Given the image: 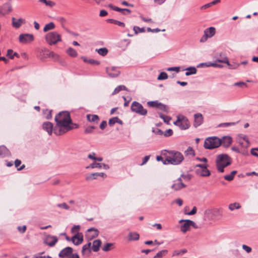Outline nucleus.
<instances>
[{
    "mask_svg": "<svg viewBox=\"0 0 258 258\" xmlns=\"http://www.w3.org/2000/svg\"><path fill=\"white\" fill-rule=\"evenodd\" d=\"M69 256H67L66 258H80L79 255L77 253H73V252L71 254H69Z\"/></svg>",
    "mask_w": 258,
    "mask_h": 258,
    "instance_id": "64",
    "label": "nucleus"
},
{
    "mask_svg": "<svg viewBox=\"0 0 258 258\" xmlns=\"http://www.w3.org/2000/svg\"><path fill=\"white\" fill-rule=\"evenodd\" d=\"M73 252V249L71 247H66L62 249L58 254V256L60 258H66L69 254H71Z\"/></svg>",
    "mask_w": 258,
    "mask_h": 258,
    "instance_id": "17",
    "label": "nucleus"
},
{
    "mask_svg": "<svg viewBox=\"0 0 258 258\" xmlns=\"http://www.w3.org/2000/svg\"><path fill=\"white\" fill-rule=\"evenodd\" d=\"M157 108H159V109L164 111H167V107L166 105L163 104L160 102H159V104L158 105Z\"/></svg>",
    "mask_w": 258,
    "mask_h": 258,
    "instance_id": "53",
    "label": "nucleus"
},
{
    "mask_svg": "<svg viewBox=\"0 0 258 258\" xmlns=\"http://www.w3.org/2000/svg\"><path fill=\"white\" fill-rule=\"evenodd\" d=\"M106 72L108 75L112 78L116 77L119 75V71L116 70L114 68H112L110 69L107 68Z\"/></svg>",
    "mask_w": 258,
    "mask_h": 258,
    "instance_id": "23",
    "label": "nucleus"
},
{
    "mask_svg": "<svg viewBox=\"0 0 258 258\" xmlns=\"http://www.w3.org/2000/svg\"><path fill=\"white\" fill-rule=\"evenodd\" d=\"M72 242L76 245L81 244L83 241V236L81 233H77L71 238Z\"/></svg>",
    "mask_w": 258,
    "mask_h": 258,
    "instance_id": "16",
    "label": "nucleus"
},
{
    "mask_svg": "<svg viewBox=\"0 0 258 258\" xmlns=\"http://www.w3.org/2000/svg\"><path fill=\"white\" fill-rule=\"evenodd\" d=\"M95 128V127L93 126H89L87 127L85 130V133L86 134H89L93 132V130Z\"/></svg>",
    "mask_w": 258,
    "mask_h": 258,
    "instance_id": "61",
    "label": "nucleus"
},
{
    "mask_svg": "<svg viewBox=\"0 0 258 258\" xmlns=\"http://www.w3.org/2000/svg\"><path fill=\"white\" fill-rule=\"evenodd\" d=\"M168 78V75L165 72H161L158 76L157 79L158 80H165Z\"/></svg>",
    "mask_w": 258,
    "mask_h": 258,
    "instance_id": "47",
    "label": "nucleus"
},
{
    "mask_svg": "<svg viewBox=\"0 0 258 258\" xmlns=\"http://www.w3.org/2000/svg\"><path fill=\"white\" fill-rule=\"evenodd\" d=\"M213 212L216 215L219 216L222 215V210L221 208L213 209Z\"/></svg>",
    "mask_w": 258,
    "mask_h": 258,
    "instance_id": "55",
    "label": "nucleus"
},
{
    "mask_svg": "<svg viewBox=\"0 0 258 258\" xmlns=\"http://www.w3.org/2000/svg\"><path fill=\"white\" fill-rule=\"evenodd\" d=\"M215 28L213 27L205 29L204 31V35L201 38L200 42H204L206 41L208 38L213 37L215 35Z\"/></svg>",
    "mask_w": 258,
    "mask_h": 258,
    "instance_id": "9",
    "label": "nucleus"
},
{
    "mask_svg": "<svg viewBox=\"0 0 258 258\" xmlns=\"http://www.w3.org/2000/svg\"><path fill=\"white\" fill-rule=\"evenodd\" d=\"M196 174L202 177H208L211 175L210 171L208 169V167L206 168L197 169L196 170Z\"/></svg>",
    "mask_w": 258,
    "mask_h": 258,
    "instance_id": "18",
    "label": "nucleus"
},
{
    "mask_svg": "<svg viewBox=\"0 0 258 258\" xmlns=\"http://www.w3.org/2000/svg\"><path fill=\"white\" fill-rule=\"evenodd\" d=\"M26 226L24 225L23 226H18L17 229L21 233H24L26 230Z\"/></svg>",
    "mask_w": 258,
    "mask_h": 258,
    "instance_id": "62",
    "label": "nucleus"
},
{
    "mask_svg": "<svg viewBox=\"0 0 258 258\" xmlns=\"http://www.w3.org/2000/svg\"><path fill=\"white\" fill-rule=\"evenodd\" d=\"M171 156L167 157L163 162L164 164H179L183 160V155L179 152L171 151L169 152Z\"/></svg>",
    "mask_w": 258,
    "mask_h": 258,
    "instance_id": "4",
    "label": "nucleus"
},
{
    "mask_svg": "<svg viewBox=\"0 0 258 258\" xmlns=\"http://www.w3.org/2000/svg\"><path fill=\"white\" fill-rule=\"evenodd\" d=\"M195 121L194 125L195 127L200 126L203 122V117L201 113H197L194 115Z\"/></svg>",
    "mask_w": 258,
    "mask_h": 258,
    "instance_id": "20",
    "label": "nucleus"
},
{
    "mask_svg": "<svg viewBox=\"0 0 258 258\" xmlns=\"http://www.w3.org/2000/svg\"><path fill=\"white\" fill-rule=\"evenodd\" d=\"M101 244V241L99 239L95 240L93 242V245L92 247V250L94 252H97L99 250L100 245Z\"/></svg>",
    "mask_w": 258,
    "mask_h": 258,
    "instance_id": "27",
    "label": "nucleus"
},
{
    "mask_svg": "<svg viewBox=\"0 0 258 258\" xmlns=\"http://www.w3.org/2000/svg\"><path fill=\"white\" fill-rule=\"evenodd\" d=\"M159 102L158 101H148L147 102V104L149 106L152 107H156L157 108L158 105H159Z\"/></svg>",
    "mask_w": 258,
    "mask_h": 258,
    "instance_id": "49",
    "label": "nucleus"
},
{
    "mask_svg": "<svg viewBox=\"0 0 258 258\" xmlns=\"http://www.w3.org/2000/svg\"><path fill=\"white\" fill-rule=\"evenodd\" d=\"M96 50L102 56H105L108 53V49L105 47L97 49Z\"/></svg>",
    "mask_w": 258,
    "mask_h": 258,
    "instance_id": "41",
    "label": "nucleus"
},
{
    "mask_svg": "<svg viewBox=\"0 0 258 258\" xmlns=\"http://www.w3.org/2000/svg\"><path fill=\"white\" fill-rule=\"evenodd\" d=\"M57 206L59 208H61L66 210H69L70 209V207L66 203L58 204L57 205Z\"/></svg>",
    "mask_w": 258,
    "mask_h": 258,
    "instance_id": "54",
    "label": "nucleus"
},
{
    "mask_svg": "<svg viewBox=\"0 0 258 258\" xmlns=\"http://www.w3.org/2000/svg\"><path fill=\"white\" fill-rule=\"evenodd\" d=\"M87 119L91 122H97L99 120V118L97 115H92V114H88L87 116Z\"/></svg>",
    "mask_w": 258,
    "mask_h": 258,
    "instance_id": "33",
    "label": "nucleus"
},
{
    "mask_svg": "<svg viewBox=\"0 0 258 258\" xmlns=\"http://www.w3.org/2000/svg\"><path fill=\"white\" fill-rule=\"evenodd\" d=\"M99 231L95 228L88 229L85 234V237L88 240H91L99 235Z\"/></svg>",
    "mask_w": 258,
    "mask_h": 258,
    "instance_id": "10",
    "label": "nucleus"
},
{
    "mask_svg": "<svg viewBox=\"0 0 258 258\" xmlns=\"http://www.w3.org/2000/svg\"><path fill=\"white\" fill-rule=\"evenodd\" d=\"M110 7L114 11L121 12L123 15H126V13L127 14H130L131 13V11L128 9H121L117 7L112 6L111 5H110Z\"/></svg>",
    "mask_w": 258,
    "mask_h": 258,
    "instance_id": "24",
    "label": "nucleus"
},
{
    "mask_svg": "<svg viewBox=\"0 0 258 258\" xmlns=\"http://www.w3.org/2000/svg\"><path fill=\"white\" fill-rule=\"evenodd\" d=\"M217 61L225 63L227 64V65L229 67L230 69H236L239 66V64H238V63H234L233 64H231L229 63L228 59L226 57H224L222 59H218L217 60Z\"/></svg>",
    "mask_w": 258,
    "mask_h": 258,
    "instance_id": "22",
    "label": "nucleus"
},
{
    "mask_svg": "<svg viewBox=\"0 0 258 258\" xmlns=\"http://www.w3.org/2000/svg\"><path fill=\"white\" fill-rule=\"evenodd\" d=\"M250 153L252 155L258 157V148L251 149Z\"/></svg>",
    "mask_w": 258,
    "mask_h": 258,
    "instance_id": "59",
    "label": "nucleus"
},
{
    "mask_svg": "<svg viewBox=\"0 0 258 258\" xmlns=\"http://www.w3.org/2000/svg\"><path fill=\"white\" fill-rule=\"evenodd\" d=\"M12 25L13 27L15 28H19L22 25V23H25V20L20 18L19 19H16L15 18L13 17L12 19Z\"/></svg>",
    "mask_w": 258,
    "mask_h": 258,
    "instance_id": "21",
    "label": "nucleus"
},
{
    "mask_svg": "<svg viewBox=\"0 0 258 258\" xmlns=\"http://www.w3.org/2000/svg\"><path fill=\"white\" fill-rule=\"evenodd\" d=\"M236 124L235 122H225V123H220L218 126L219 127H228L230 125H234Z\"/></svg>",
    "mask_w": 258,
    "mask_h": 258,
    "instance_id": "52",
    "label": "nucleus"
},
{
    "mask_svg": "<svg viewBox=\"0 0 258 258\" xmlns=\"http://www.w3.org/2000/svg\"><path fill=\"white\" fill-rule=\"evenodd\" d=\"M102 168V164L94 162V163H92V164H91L89 166L86 167V168Z\"/></svg>",
    "mask_w": 258,
    "mask_h": 258,
    "instance_id": "45",
    "label": "nucleus"
},
{
    "mask_svg": "<svg viewBox=\"0 0 258 258\" xmlns=\"http://www.w3.org/2000/svg\"><path fill=\"white\" fill-rule=\"evenodd\" d=\"M221 144L220 138L217 137H211L205 140L204 147L208 149H213L219 147Z\"/></svg>",
    "mask_w": 258,
    "mask_h": 258,
    "instance_id": "5",
    "label": "nucleus"
},
{
    "mask_svg": "<svg viewBox=\"0 0 258 258\" xmlns=\"http://www.w3.org/2000/svg\"><path fill=\"white\" fill-rule=\"evenodd\" d=\"M54 127L53 124L49 121L44 122L42 124V128L47 132L49 135H51L54 133Z\"/></svg>",
    "mask_w": 258,
    "mask_h": 258,
    "instance_id": "15",
    "label": "nucleus"
},
{
    "mask_svg": "<svg viewBox=\"0 0 258 258\" xmlns=\"http://www.w3.org/2000/svg\"><path fill=\"white\" fill-rule=\"evenodd\" d=\"M215 163L218 171L223 173L224 168L231 164L232 159L226 154H219L216 156Z\"/></svg>",
    "mask_w": 258,
    "mask_h": 258,
    "instance_id": "3",
    "label": "nucleus"
},
{
    "mask_svg": "<svg viewBox=\"0 0 258 258\" xmlns=\"http://www.w3.org/2000/svg\"><path fill=\"white\" fill-rule=\"evenodd\" d=\"M67 53L70 56L74 57H76L78 55L76 50L72 47H70L67 50Z\"/></svg>",
    "mask_w": 258,
    "mask_h": 258,
    "instance_id": "37",
    "label": "nucleus"
},
{
    "mask_svg": "<svg viewBox=\"0 0 258 258\" xmlns=\"http://www.w3.org/2000/svg\"><path fill=\"white\" fill-rule=\"evenodd\" d=\"M159 116L160 118L163 119L164 121L167 123H169L170 120H171V118L168 116L164 115L162 113L159 114Z\"/></svg>",
    "mask_w": 258,
    "mask_h": 258,
    "instance_id": "48",
    "label": "nucleus"
},
{
    "mask_svg": "<svg viewBox=\"0 0 258 258\" xmlns=\"http://www.w3.org/2000/svg\"><path fill=\"white\" fill-rule=\"evenodd\" d=\"M185 153L187 155H191L192 156H195V151L193 150V149L190 147H189L187 148V149L185 151Z\"/></svg>",
    "mask_w": 258,
    "mask_h": 258,
    "instance_id": "51",
    "label": "nucleus"
},
{
    "mask_svg": "<svg viewBox=\"0 0 258 258\" xmlns=\"http://www.w3.org/2000/svg\"><path fill=\"white\" fill-rule=\"evenodd\" d=\"M91 245V243L88 242L87 244H85L83 246L82 249V253L83 255L86 254V253L87 252L89 253L91 252V250H90Z\"/></svg>",
    "mask_w": 258,
    "mask_h": 258,
    "instance_id": "31",
    "label": "nucleus"
},
{
    "mask_svg": "<svg viewBox=\"0 0 258 258\" xmlns=\"http://www.w3.org/2000/svg\"><path fill=\"white\" fill-rule=\"evenodd\" d=\"M80 226L79 225H75L72 227L71 231L72 233H79V230H80Z\"/></svg>",
    "mask_w": 258,
    "mask_h": 258,
    "instance_id": "57",
    "label": "nucleus"
},
{
    "mask_svg": "<svg viewBox=\"0 0 258 258\" xmlns=\"http://www.w3.org/2000/svg\"><path fill=\"white\" fill-rule=\"evenodd\" d=\"M168 253L167 250L164 249L159 251L153 258H162L164 256L166 255Z\"/></svg>",
    "mask_w": 258,
    "mask_h": 258,
    "instance_id": "39",
    "label": "nucleus"
},
{
    "mask_svg": "<svg viewBox=\"0 0 258 258\" xmlns=\"http://www.w3.org/2000/svg\"><path fill=\"white\" fill-rule=\"evenodd\" d=\"M139 238L140 235L137 232H130L128 234V240L130 241L138 240Z\"/></svg>",
    "mask_w": 258,
    "mask_h": 258,
    "instance_id": "28",
    "label": "nucleus"
},
{
    "mask_svg": "<svg viewBox=\"0 0 258 258\" xmlns=\"http://www.w3.org/2000/svg\"><path fill=\"white\" fill-rule=\"evenodd\" d=\"M237 173V171L236 170H233L231 171L229 174L224 175L223 177L226 180L231 181L233 180L234 177Z\"/></svg>",
    "mask_w": 258,
    "mask_h": 258,
    "instance_id": "29",
    "label": "nucleus"
},
{
    "mask_svg": "<svg viewBox=\"0 0 258 258\" xmlns=\"http://www.w3.org/2000/svg\"><path fill=\"white\" fill-rule=\"evenodd\" d=\"M185 186L186 185L183 183L181 177H179L174 181V183L172 185L171 188L174 190H178Z\"/></svg>",
    "mask_w": 258,
    "mask_h": 258,
    "instance_id": "14",
    "label": "nucleus"
},
{
    "mask_svg": "<svg viewBox=\"0 0 258 258\" xmlns=\"http://www.w3.org/2000/svg\"><path fill=\"white\" fill-rule=\"evenodd\" d=\"M54 120L56 125L54 127V134L56 136L62 135L79 126L72 122L70 114L67 111L60 112L55 116Z\"/></svg>",
    "mask_w": 258,
    "mask_h": 258,
    "instance_id": "1",
    "label": "nucleus"
},
{
    "mask_svg": "<svg viewBox=\"0 0 258 258\" xmlns=\"http://www.w3.org/2000/svg\"><path fill=\"white\" fill-rule=\"evenodd\" d=\"M98 173H92L86 177V180L87 181H90L94 179H96L98 177Z\"/></svg>",
    "mask_w": 258,
    "mask_h": 258,
    "instance_id": "42",
    "label": "nucleus"
},
{
    "mask_svg": "<svg viewBox=\"0 0 258 258\" xmlns=\"http://www.w3.org/2000/svg\"><path fill=\"white\" fill-rule=\"evenodd\" d=\"M55 28V25L53 22L46 24L43 28V31L46 32Z\"/></svg>",
    "mask_w": 258,
    "mask_h": 258,
    "instance_id": "35",
    "label": "nucleus"
},
{
    "mask_svg": "<svg viewBox=\"0 0 258 258\" xmlns=\"http://www.w3.org/2000/svg\"><path fill=\"white\" fill-rule=\"evenodd\" d=\"M173 135V131L171 129L167 130L164 133L165 137H170Z\"/></svg>",
    "mask_w": 258,
    "mask_h": 258,
    "instance_id": "60",
    "label": "nucleus"
},
{
    "mask_svg": "<svg viewBox=\"0 0 258 258\" xmlns=\"http://www.w3.org/2000/svg\"><path fill=\"white\" fill-rule=\"evenodd\" d=\"M187 71L185 73V75L188 76L191 75L196 74L197 73V69L195 67H190L186 69Z\"/></svg>",
    "mask_w": 258,
    "mask_h": 258,
    "instance_id": "34",
    "label": "nucleus"
},
{
    "mask_svg": "<svg viewBox=\"0 0 258 258\" xmlns=\"http://www.w3.org/2000/svg\"><path fill=\"white\" fill-rule=\"evenodd\" d=\"M39 2L45 5L50 8H53L56 5L55 3L50 0H39Z\"/></svg>",
    "mask_w": 258,
    "mask_h": 258,
    "instance_id": "32",
    "label": "nucleus"
},
{
    "mask_svg": "<svg viewBox=\"0 0 258 258\" xmlns=\"http://www.w3.org/2000/svg\"><path fill=\"white\" fill-rule=\"evenodd\" d=\"M174 124L178 126L182 130H187L190 127L188 119L182 115H179L177 116V119L174 122Z\"/></svg>",
    "mask_w": 258,
    "mask_h": 258,
    "instance_id": "7",
    "label": "nucleus"
},
{
    "mask_svg": "<svg viewBox=\"0 0 258 258\" xmlns=\"http://www.w3.org/2000/svg\"><path fill=\"white\" fill-rule=\"evenodd\" d=\"M42 52H43V53L44 55V56H43L44 58H47V57L54 58L55 56H57V55L56 54H55L54 52L50 51L46 49H45L44 50V51L42 50Z\"/></svg>",
    "mask_w": 258,
    "mask_h": 258,
    "instance_id": "26",
    "label": "nucleus"
},
{
    "mask_svg": "<svg viewBox=\"0 0 258 258\" xmlns=\"http://www.w3.org/2000/svg\"><path fill=\"white\" fill-rule=\"evenodd\" d=\"M221 142V145H222L224 147H228L232 142V139L231 137L229 136L223 137L222 139H220Z\"/></svg>",
    "mask_w": 258,
    "mask_h": 258,
    "instance_id": "19",
    "label": "nucleus"
},
{
    "mask_svg": "<svg viewBox=\"0 0 258 258\" xmlns=\"http://www.w3.org/2000/svg\"><path fill=\"white\" fill-rule=\"evenodd\" d=\"M19 41L22 43H27L34 40V36L31 34H22L19 36Z\"/></svg>",
    "mask_w": 258,
    "mask_h": 258,
    "instance_id": "12",
    "label": "nucleus"
},
{
    "mask_svg": "<svg viewBox=\"0 0 258 258\" xmlns=\"http://www.w3.org/2000/svg\"><path fill=\"white\" fill-rule=\"evenodd\" d=\"M56 20L61 25L63 29H66V26L67 24V21L65 18L63 17H57Z\"/></svg>",
    "mask_w": 258,
    "mask_h": 258,
    "instance_id": "30",
    "label": "nucleus"
},
{
    "mask_svg": "<svg viewBox=\"0 0 258 258\" xmlns=\"http://www.w3.org/2000/svg\"><path fill=\"white\" fill-rule=\"evenodd\" d=\"M112 245H113V243H107L102 247V250L104 251H109L112 249L111 246Z\"/></svg>",
    "mask_w": 258,
    "mask_h": 258,
    "instance_id": "46",
    "label": "nucleus"
},
{
    "mask_svg": "<svg viewBox=\"0 0 258 258\" xmlns=\"http://www.w3.org/2000/svg\"><path fill=\"white\" fill-rule=\"evenodd\" d=\"M237 141L241 148H239L236 146H232L231 150L237 153L241 154L244 156H247L248 152L247 150L250 145V142L248 137L243 134H239L237 137Z\"/></svg>",
    "mask_w": 258,
    "mask_h": 258,
    "instance_id": "2",
    "label": "nucleus"
},
{
    "mask_svg": "<svg viewBox=\"0 0 258 258\" xmlns=\"http://www.w3.org/2000/svg\"><path fill=\"white\" fill-rule=\"evenodd\" d=\"M117 117H114L109 119L108 124L110 126H112L116 123Z\"/></svg>",
    "mask_w": 258,
    "mask_h": 258,
    "instance_id": "56",
    "label": "nucleus"
},
{
    "mask_svg": "<svg viewBox=\"0 0 258 258\" xmlns=\"http://www.w3.org/2000/svg\"><path fill=\"white\" fill-rule=\"evenodd\" d=\"M10 155L9 150L4 146H0V157H5Z\"/></svg>",
    "mask_w": 258,
    "mask_h": 258,
    "instance_id": "25",
    "label": "nucleus"
},
{
    "mask_svg": "<svg viewBox=\"0 0 258 258\" xmlns=\"http://www.w3.org/2000/svg\"><path fill=\"white\" fill-rule=\"evenodd\" d=\"M52 110L45 109L43 111V115L47 119H50L52 118Z\"/></svg>",
    "mask_w": 258,
    "mask_h": 258,
    "instance_id": "38",
    "label": "nucleus"
},
{
    "mask_svg": "<svg viewBox=\"0 0 258 258\" xmlns=\"http://www.w3.org/2000/svg\"><path fill=\"white\" fill-rule=\"evenodd\" d=\"M241 208V206L238 203H234L229 205L228 208L230 211H233L235 209H239Z\"/></svg>",
    "mask_w": 258,
    "mask_h": 258,
    "instance_id": "36",
    "label": "nucleus"
},
{
    "mask_svg": "<svg viewBox=\"0 0 258 258\" xmlns=\"http://www.w3.org/2000/svg\"><path fill=\"white\" fill-rule=\"evenodd\" d=\"M45 39L47 43L50 45H54L61 41V35L57 32L52 31L47 33Z\"/></svg>",
    "mask_w": 258,
    "mask_h": 258,
    "instance_id": "6",
    "label": "nucleus"
},
{
    "mask_svg": "<svg viewBox=\"0 0 258 258\" xmlns=\"http://www.w3.org/2000/svg\"><path fill=\"white\" fill-rule=\"evenodd\" d=\"M152 132L156 135H162L163 134V131L159 128H155L152 130Z\"/></svg>",
    "mask_w": 258,
    "mask_h": 258,
    "instance_id": "63",
    "label": "nucleus"
},
{
    "mask_svg": "<svg viewBox=\"0 0 258 258\" xmlns=\"http://www.w3.org/2000/svg\"><path fill=\"white\" fill-rule=\"evenodd\" d=\"M234 86H239L241 88H243L244 87H247V84L243 82H239L234 84Z\"/></svg>",
    "mask_w": 258,
    "mask_h": 258,
    "instance_id": "58",
    "label": "nucleus"
},
{
    "mask_svg": "<svg viewBox=\"0 0 258 258\" xmlns=\"http://www.w3.org/2000/svg\"><path fill=\"white\" fill-rule=\"evenodd\" d=\"M121 90H127L126 87L124 85H119L117 86L114 90L112 94L118 93Z\"/></svg>",
    "mask_w": 258,
    "mask_h": 258,
    "instance_id": "43",
    "label": "nucleus"
},
{
    "mask_svg": "<svg viewBox=\"0 0 258 258\" xmlns=\"http://www.w3.org/2000/svg\"><path fill=\"white\" fill-rule=\"evenodd\" d=\"M21 164V160H19V159H16L15 161V167L18 168V170H23L25 166V165H22L20 168H18V167L20 165V164Z\"/></svg>",
    "mask_w": 258,
    "mask_h": 258,
    "instance_id": "44",
    "label": "nucleus"
},
{
    "mask_svg": "<svg viewBox=\"0 0 258 258\" xmlns=\"http://www.w3.org/2000/svg\"><path fill=\"white\" fill-rule=\"evenodd\" d=\"M58 241L56 236L48 235L46 236L44 243L50 247L54 246Z\"/></svg>",
    "mask_w": 258,
    "mask_h": 258,
    "instance_id": "13",
    "label": "nucleus"
},
{
    "mask_svg": "<svg viewBox=\"0 0 258 258\" xmlns=\"http://www.w3.org/2000/svg\"><path fill=\"white\" fill-rule=\"evenodd\" d=\"M187 251V250L185 248L180 250H176L174 251L172 256L182 255L186 253Z\"/></svg>",
    "mask_w": 258,
    "mask_h": 258,
    "instance_id": "40",
    "label": "nucleus"
},
{
    "mask_svg": "<svg viewBox=\"0 0 258 258\" xmlns=\"http://www.w3.org/2000/svg\"><path fill=\"white\" fill-rule=\"evenodd\" d=\"M133 30L136 34H137L139 32H144L145 31L144 28H140L138 26H134Z\"/></svg>",
    "mask_w": 258,
    "mask_h": 258,
    "instance_id": "50",
    "label": "nucleus"
},
{
    "mask_svg": "<svg viewBox=\"0 0 258 258\" xmlns=\"http://www.w3.org/2000/svg\"><path fill=\"white\" fill-rule=\"evenodd\" d=\"M131 110L132 112L143 116L146 115L148 112L147 109H145L143 105L137 101L132 102Z\"/></svg>",
    "mask_w": 258,
    "mask_h": 258,
    "instance_id": "8",
    "label": "nucleus"
},
{
    "mask_svg": "<svg viewBox=\"0 0 258 258\" xmlns=\"http://www.w3.org/2000/svg\"><path fill=\"white\" fill-rule=\"evenodd\" d=\"M182 222H184V223L181 226L180 230L184 233L189 230L191 225L195 224V222L190 220H181L179 221V223Z\"/></svg>",
    "mask_w": 258,
    "mask_h": 258,
    "instance_id": "11",
    "label": "nucleus"
}]
</instances>
